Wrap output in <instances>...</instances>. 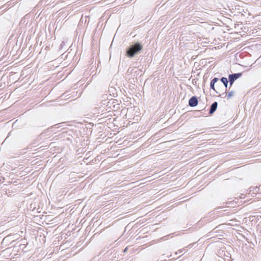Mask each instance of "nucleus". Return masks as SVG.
Masks as SVG:
<instances>
[{
	"mask_svg": "<svg viewBox=\"0 0 261 261\" xmlns=\"http://www.w3.org/2000/svg\"><path fill=\"white\" fill-rule=\"evenodd\" d=\"M142 48V45L139 42H136L127 48L126 56L129 58H132L138 54Z\"/></svg>",
	"mask_w": 261,
	"mask_h": 261,
	"instance_id": "nucleus-1",
	"label": "nucleus"
},
{
	"mask_svg": "<svg viewBox=\"0 0 261 261\" xmlns=\"http://www.w3.org/2000/svg\"><path fill=\"white\" fill-rule=\"evenodd\" d=\"M242 75V73L241 72L229 74L228 75V80L230 86L231 87L233 85L234 82L241 77Z\"/></svg>",
	"mask_w": 261,
	"mask_h": 261,
	"instance_id": "nucleus-2",
	"label": "nucleus"
},
{
	"mask_svg": "<svg viewBox=\"0 0 261 261\" xmlns=\"http://www.w3.org/2000/svg\"><path fill=\"white\" fill-rule=\"evenodd\" d=\"M224 207H221L217 208L216 210H218L219 213L218 217H224L225 216H228L230 212L228 211L227 210H223Z\"/></svg>",
	"mask_w": 261,
	"mask_h": 261,
	"instance_id": "nucleus-3",
	"label": "nucleus"
},
{
	"mask_svg": "<svg viewBox=\"0 0 261 261\" xmlns=\"http://www.w3.org/2000/svg\"><path fill=\"white\" fill-rule=\"evenodd\" d=\"M198 98L196 96L191 97L189 100V106L191 107H194L198 105Z\"/></svg>",
	"mask_w": 261,
	"mask_h": 261,
	"instance_id": "nucleus-4",
	"label": "nucleus"
},
{
	"mask_svg": "<svg viewBox=\"0 0 261 261\" xmlns=\"http://www.w3.org/2000/svg\"><path fill=\"white\" fill-rule=\"evenodd\" d=\"M218 107V102L217 101L214 102L211 106L209 110V114H213L217 110Z\"/></svg>",
	"mask_w": 261,
	"mask_h": 261,
	"instance_id": "nucleus-5",
	"label": "nucleus"
},
{
	"mask_svg": "<svg viewBox=\"0 0 261 261\" xmlns=\"http://www.w3.org/2000/svg\"><path fill=\"white\" fill-rule=\"evenodd\" d=\"M220 81L224 84L225 87V93L226 92V90H227V87L228 86V79L225 77H222L220 79Z\"/></svg>",
	"mask_w": 261,
	"mask_h": 261,
	"instance_id": "nucleus-6",
	"label": "nucleus"
},
{
	"mask_svg": "<svg viewBox=\"0 0 261 261\" xmlns=\"http://www.w3.org/2000/svg\"><path fill=\"white\" fill-rule=\"evenodd\" d=\"M66 42H67V41L65 40L62 41V43L60 44V47H59L60 50H62V49L64 48V46L65 45Z\"/></svg>",
	"mask_w": 261,
	"mask_h": 261,
	"instance_id": "nucleus-7",
	"label": "nucleus"
},
{
	"mask_svg": "<svg viewBox=\"0 0 261 261\" xmlns=\"http://www.w3.org/2000/svg\"><path fill=\"white\" fill-rule=\"evenodd\" d=\"M215 83L212 82H211L210 83V88L211 89L214 90L217 93H218V92L216 90L215 88Z\"/></svg>",
	"mask_w": 261,
	"mask_h": 261,
	"instance_id": "nucleus-8",
	"label": "nucleus"
},
{
	"mask_svg": "<svg viewBox=\"0 0 261 261\" xmlns=\"http://www.w3.org/2000/svg\"><path fill=\"white\" fill-rule=\"evenodd\" d=\"M233 93H234V92L232 91L229 92L228 93V94H227V98L229 99V98H231L232 96Z\"/></svg>",
	"mask_w": 261,
	"mask_h": 261,
	"instance_id": "nucleus-9",
	"label": "nucleus"
},
{
	"mask_svg": "<svg viewBox=\"0 0 261 261\" xmlns=\"http://www.w3.org/2000/svg\"><path fill=\"white\" fill-rule=\"evenodd\" d=\"M26 244H20L19 245V248L20 249H22L23 250L24 248L25 247Z\"/></svg>",
	"mask_w": 261,
	"mask_h": 261,
	"instance_id": "nucleus-10",
	"label": "nucleus"
},
{
	"mask_svg": "<svg viewBox=\"0 0 261 261\" xmlns=\"http://www.w3.org/2000/svg\"><path fill=\"white\" fill-rule=\"evenodd\" d=\"M219 81V79L217 78V77H214L212 81L211 82L214 83H216L218 81Z\"/></svg>",
	"mask_w": 261,
	"mask_h": 261,
	"instance_id": "nucleus-11",
	"label": "nucleus"
},
{
	"mask_svg": "<svg viewBox=\"0 0 261 261\" xmlns=\"http://www.w3.org/2000/svg\"><path fill=\"white\" fill-rule=\"evenodd\" d=\"M218 228V226H217L214 229H213L212 231H211L210 233H212V234L216 233L217 232V230H215V229H216V228Z\"/></svg>",
	"mask_w": 261,
	"mask_h": 261,
	"instance_id": "nucleus-12",
	"label": "nucleus"
},
{
	"mask_svg": "<svg viewBox=\"0 0 261 261\" xmlns=\"http://www.w3.org/2000/svg\"><path fill=\"white\" fill-rule=\"evenodd\" d=\"M21 241L22 242L21 244H25L26 245L28 244V243L26 242V240H21Z\"/></svg>",
	"mask_w": 261,
	"mask_h": 261,
	"instance_id": "nucleus-13",
	"label": "nucleus"
},
{
	"mask_svg": "<svg viewBox=\"0 0 261 261\" xmlns=\"http://www.w3.org/2000/svg\"><path fill=\"white\" fill-rule=\"evenodd\" d=\"M186 248L187 247H185V248H184L183 249H180V250H179L178 251L179 253H181L182 252L183 250H186Z\"/></svg>",
	"mask_w": 261,
	"mask_h": 261,
	"instance_id": "nucleus-14",
	"label": "nucleus"
},
{
	"mask_svg": "<svg viewBox=\"0 0 261 261\" xmlns=\"http://www.w3.org/2000/svg\"><path fill=\"white\" fill-rule=\"evenodd\" d=\"M60 124H61V123L57 124H56V125H55V126L59 125H60Z\"/></svg>",
	"mask_w": 261,
	"mask_h": 261,
	"instance_id": "nucleus-15",
	"label": "nucleus"
},
{
	"mask_svg": "<svg viewBox=\"0 0 261 261\" xmlns=\"http://www.w3.org/2000/svg\"><path fill=\"white\" fill-rule=\"evenodd\" d=\"M126 249H127V248H126L124 250V252L126 251Z\"/></svg>",
	"mask_w": 261,
	"mask_h": 261,
	"instance_id": "nucleus-16",
	"label": "nucleus"
},
{
	"mask_svg": "<svg viewBox=\"0 0 261 261\" xmlns=\"http://www.w3.org/2000/svg\"><path fill=\"white\" fill-rule=\"evenodd\" d=\"M257 189H258V188H255V191H256V192H257Z\"/></svg>",
	"mask_w": 261,
	"mask_h": 261,
	"instance_id": "nucleus-17",
	"label": "nucleus"
}]
</instances>
